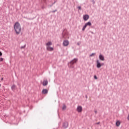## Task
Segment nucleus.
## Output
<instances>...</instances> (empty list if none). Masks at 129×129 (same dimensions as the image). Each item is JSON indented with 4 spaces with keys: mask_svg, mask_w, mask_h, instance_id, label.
Listing matches in <instances>:
<instances>
[{
    "mask_svg": "<svg viewBox=\"0 0 129 129\" xmlns=\"http://www.w3.org/2000/svg\"><path fill=\"white\" fill-rule=\"evenodd\" d=\"M14 30L17 35H19L21 33L22 28L21 27V24L19 22H17L14 24Z\"/></svg>",
    "mask_w": 129,
    "mask_h": 129,
    "instance_id": "f257e3e1",
    "label": "nucleus"
},
{
    "mask_svg": "<svg viewBox=\"0 0 129 129\" xmlns=\"http://www.w3.org/2000/svg\"><path fill=\"white\" fill-rule=\"evenodd\" d=\"M77 61H78V58H75L73 60H72L69 63V64H70V66H69L70 68H74V67L73 66V65H74V64H75L76 63H77Z\"/></svg>",
    "mask_w": 129,
    "mask_h": 129,
    "instance_id": "f03ea898",
    "label": "nucleus"
},
{
    "mask_svg": "<svg viewBox=\"0 0 129 129\" xmlns=\"http://www.w3.org/2000/svg\"><path fill=\"white\" fill-rule=\"evenodd\" d=\"M69 124L68 122L66 121L62 123V127H63L64 129L67 128L68 127Z\"/></svg>",
    "mask_w": 129,
    "mask_h": 129,
    "instance_id": "7ed1b4c3",
    "label": "nucleus"
},
{
    "mask_svg": "<svg viewBox=\"0 0 129 129\" xmlns=\"http://www.w3.org/2000/svg\"><path fill=\"white\" fill-rule=\"evenodd\" d=\"M63 45L64 47H67L69 45V41L67 40L63 41Z\"/></svg>",
    "mask_w": 129,
    "mask_h": 129,
    "instance_id": "20e7f679",
    "label": "nucleus"
},
{
    "mask_svg": "<svg viewBox=\"0 0 129 129\" xmlns=\"http://www.w3.org/2000/svg\"><path fill=\"white\" fill-rule=\"evenodd\" d=\"M46 50L49 51V52H52V51H54V48L51 47L50 46H47L46 47Z\"/></svg>",
    "mask_w": 129,
    "mask_h": 129,
    "instance_id": "39448f33",
    "label": "nucleus"
},
{
    "mask_svg": "<svg viewBox=\"0 0 129 129\" xmlns=\"http://www.w3.org/2000/svg\"><path fill=\"white\" fill-rule=\"evenodd\" d=\"M89 19V15H85L83 16V20L84 21H87Z\"/></svg>",
    "mask_w": 129,
    "mask_h": 129,
    "instance_id": "423d86ee",
    "label": "nucleus"
},
{
    "mask_svg": "<svg viewBox=\"0 0 129 129\" xmlns=\"http://www.w3.org/2000/svg\"><path fill=\"white\" fill-rule=\"evenodd\" d=\"M96 62H97V68H100V67H101V63H100V62H99V60L97 59L96 60Z\"/></svg>",
    "mask_w": 129,
    "mask_h": 129,
    "instance_id": "0eeeda50",
    "label": "nucleus"
},
{
    "mask_svg": "<svg viewBox=\"0 0 129 129\" xmlns=\"http://www.w3.org/2000/svg\"><path fill=\"white\" fill-rule=\"evenodd\" d=\"M77 110L78 112H81L82 111V107L81 106H78Z\"/></svg>",
    "mask_w": 129,
    "mask_h": 129,
    "instance_id": "6e6552de",
    "label": "nucleus"
},
{
    "mask_svg": "<svg viewBox=\"0 0 129 129\" xmlns=\"http://www.w3.org/2000/svg\"><path fill=\"white\" fill-rule=\"evenodd\" d=\"M99 58L101 61H104V56L102 54H100Z\"/></svg>",
    "mask_w": 129,
    "mask_h": 129,
    "instance_id": "1a4fd4ad",
    "label": "nucleus"
},
{
    "mask_svg": "<svg viewBox=\"0 0 129 129\" xmlns=\"http://www.w3.org/2000/svg\"><path fill=\"white\" fill-rule=\"evenodd\" d=\"M42 94H47L48 93V90L47 89H44L42 91Z\"/></svg>",
    "mask_w": 129,
    "mask_h": 129,
    "instance_id": "9d476101",
    "label": "nucleus"
},
{
    "mask_svg": "<svg viewBox=\"0 0 129 129\" xmlns=\"http://www.w3.org/2000/svg\"><path fill=\"white\" fill-rule=\"evenodd\" d=\"M11 89L12 90H13V91H15V90L17 89V86H16V85H12V86L11 87Z\"/></svg>",
    "mask_w": 129,
    "mask_h": 129,
    "instance_id": "9b49d317",
    "label": "nucleus"
},
{
    "mask_svg": "<svg viewBox=\"0 0 129 129\" xmlns=\"http://www.w3.org/2000/svg\"><path fill=\"white\" fill-rule=\"evenodd\" d=\"M42 84H43V86H46L48 85V81H47V80L43 81Z\"/></svg>",
    "mask_w": 129,
    "mask_h": 129,
    "instance_id": "f8f14e48",
    "label": "nucleus"
},
{
    "mask_svg": "<svg viewBox=\"0 0 129 129\" xmlns=\"http://www.w3.org/2000/svg\"><path fill=\"white\" fill-rule=\"evenodd\" d=\"M51 45H52V42L51 41L48 42L46 44V46H47V47H50V46H51Z\"/></svg>",
    "mask_w": 129,
    "mask_h": 129,
    "instance_id": "ddd939ff",
    "label": "nucleus"
},
{
    "mask_svg": "<svg viewBox=\"0 0 129 129\" xmlns=\"http://www.w3.org/2000/svg\"><path fill=\"white\" fill-rule=\"evenodd\" d=\"M116 126H119V125H120V121H117L116 122Z\"/></svg>",
    "mask_w": 129,
    "mask_h": 129,
    "instance_id": "4468645a",
    "label": "nucleus"
},
{
    "mask_svg": "<svg viewBox=\"0 0 129 129\" xmlns=\"http://www.w3.org/2000/svg\"><path fill=\"white\" fill-rule=\"evenodd\" d=\"M87 27V26H91V22H88L87 23H86L85 24Z\"/></svg>",
    "mask_w": 129,
    "mask_h": 129,
    "instance_id": "2eb2a0df",
    "label": "nucleus"
},
{
    "mask_svg": "<svg viewBox=\"0 0 129 129\" xmlns=\"http://www.w3.org/2000/svg\"><path fill=\"white\" fill-rule=\"evenodd\" d=\"M86 27L87 26L85 24V25L83 26L82 28V31H85V29H86Z\"/></svg>",
    "mask_w": 129,
    "mask_h": 129,
    "instance_id": "dca6fc26",
    "label": "nucleus"
},
{
    "mask_svg": "<svg viewBox=\"0 0 129 129\" xmlns=\"http://www.w3.org/2000/svg\"><path fill=\"white\" fill-rule=\"evenodd\" d=\"M95 53H92L91 54L89 55V57H92V56L95 55Z\"/></svg>",
    "mask_w": 129,
    "mask_h": 129,
    "instance_id": "f3484780",
    "label": "nucleus"
},
{
    "mask_svg": "<svg viewBox=\"0 0 129 129\" xmlns=\"http://www.w3.org/2000/svg\"><path fill=\"white\" fill-rule=\"evenodd\" d=\"M62 109L63 110L66 109V105H63L62 106Z\"/></svg>",
    "mask_w": 129,
    "mask_h": 129,
    "instance_id": "a211bd4d",
    "label": "nucleus"
},
{
    "mask_svg": "<svg viewBox=\"0 0 129 129\" xmlns=\"http://www.w3.org/2000/svg\"><path fill=\"white\" fill-rule=\"evenodd\" d=\"M24 48H26V44L21 47V49H24Z\"/></svg>",
    "mask_w": 129,
    "mask_h": 129,
    "instance_id": "6ab92c4d",
    "label": "nucleus"
},
{
    "mask_svg": "<svg viewBox=\"0 0 129 129\" xmlns=\"http://www.w3.org/2000/svg\"><path fill=\"white\" fill-rule=\"evenodd\" d=\"M78 9L80 10L81 11L82 9H81V6H79L78 7Z\"/></svg>",
    "mask_w": 129,
    "mask_h": 129,
    "instance_id": "aec40b11",
    "label": "nucleus"
},
{
    "mask_svg": "<svg viewBox=\"0 0 129 129\" xmlns=\"http://www.w3.org/2000/svg\"><path fill=\"white\" fill-rule=\"evenodd\" d=\"M4 61V58L3 57L0 58V62H3Z\"/></svg>",
    "mask_w": 129,
    "mask_h": 129,
    "instance_id": "412c9836",
    "label": "nucleus"
},
{
    "mask_svg": "<svg viewBox=\"0 0 129 129\" xmlns=\"http://www.w3.org/2000/svg\"><path fill=\"white\" fill-rule=\"evenodd\" d=\"M92 3H93V5H95V1H94V0H92Z\"/></svg>",
    "mask_w": 129,
    "mask_h": 129,
    "instance_id": "4be33fe9",
    "label": "nucleus"
},
{
    "mask_svg": "<svg viewBox=\"0 0 129 129\" xmlns=\"http://www.w3.org/2000/svg\"><path fill=\"white\" fill-rule=\"evenodd\" d=\"M94 79H98L97 77L95 75L94 76Z\"/></svg>",
    "mask_w": 129,
    "mask_h": 129,
    "instance_id": "5701e85b",
    "label": "nucleus"
},
{
    "mask_svg": "<svg viewBox=\"0 0 129 129\" xmlns=\"http://www.w3.org/2000/svg\"><path fill=\"white\" fill-rule=\"evenodd\" d=\"M48 7L49 8H51V7H53V4L51 5H48Z\"/></svg>",
    "mask_w": 129,
    "mask_h": 129,
    "instance_id": "b1692460",
    "label": "nucleus"
},
{
    "mask_svg": "<svg viewBox=\"0 0 129 129\" xmlns=\"http://www.w3.org/2000/svg\"><path fill=\"white\" fill-rule=\"evenodd\" d=\"M55 12H57V9L55 10L54 11H51V13H55Z\"/></svg>",
    "mask_w": 129,
    "mask_h": 129,
    "instance_id": "393cba45",
    "label": "nucleus"
},
{
    "mask_svg": "<svg viewBox=\"0 0 129 129\" xmlns=\"http://www.w3.org/2000/svg\"><path fill=\"white\" fill-rule=\"evenodd\" d=\"M100 123V122H98L97 123H95V124H99Z\"/></svg>",
    "mask_w": 129,
    "mask_h": 129,
    "instance_id": "a878e982",
    "label": "nucleus"
},
{
    "mask_svg": "<svg viewBox=\"0 0 129 129\" xmlns=\"http://www.w3.org/2000/svg\"><path fill=\"white\" fill-rule=\"evenodd\" d=\"M0 56H3V53H2L1 51H0Z\"/></svg>",
    "mask_w": 129,
    "mask_h": 129,
    "instance_id": "bb28decb",
    "label": "nucleus"
},
{
    "mask_svg": "<svg viewBox=\"0 0 129 129\" xmlns=\"http://www.w3.org/2000/svg\"><path fill=\"white\" fill-rule=\"evenodd\" d=\"M55 4H56V1H54V2L53 3H52V4L53 5H55Z\"/></svg>",
    "mask_w": 129,
    "mask_h": 129,
    "instance_id": "cd10ccee",
    "label": "nucleus"
},
{
    "mask_svg": "<svg viewBox=\"0 0 129 129\" xmlns=\"http://www.w3.org/2000/svg\"><path fill=\"white\" fill-rule=\"evenodd\" d=\"M101 66H103V65H104V63H101Z\"/></svg>",
    "mask_w": 129,
    "mask_h": 129,
    "instance_id": "c85d7f7f",
    "label": "nucleus"
},
{
    "mask_svg": "<svg viewBox=\"0 0 129 129\" xmlns=\"http://www.w3.org/2000/svg\"><path fill=\"white\" fill-rule=\"evenodd\" d=\"M127 119L128 120H129V114L128 115V116H127Z\"/></svg>",
    "mask_w": 129,
    "mask_h": 129,
    "instance_id": "c756f323",
    "label": "nucleus"
},
{
    "mask_svg": "<svg viewBox=\"0 0 129 129\" xmlns=\"http://www.w3.org/2000/svg\"><path fill=\"white\" fill-rule=\"evenodd\" d=\"M42 9H45V7L44 6H42Z\"/></svg>",
    "mask_w": 129,
    "mask_h": 129,
    "instance_id": "7c9ffc66",
    "label": "nucleus"
},
{
    "mask_svg": "<svg viewBox=\"0 0 129 129\" xmlns=\"http://www.w3.org/2000/svg\"><path fill=\"white\" fill-rule=\"evenodd\" d=\"M95 113H97V111H95Z\"/></svg>",
    "mask_w": 129,
    "mask_h": 129,
    "instance_id": "2f4dec72",
    "label": "nucleus"
},
{
    "mask_svg": "<svg viewBox=\"0 0 129 129\" xmlns=\"http://www.w3.org/2000/svg\"><path fill=\"white\" fill-rule=\"evenodd\" d=\"M1 80H4V78H2V79H1Z\"/></svg>",
    "mask_w": 129,
    "mask_h": 129,
    "instance_id": "473e14b6",
    "label": "nucleus"
},
{
    "mask_svg": "<svg viewBox=\"0 0 129 129\" xmlns=\"http://www.w3.org/2000/svg\"><path fill=\"white\" fill-rule=\"evenodd\" d=\"M77 45H78V46H79V45H80L79 43H77Z\"/></svg>",
    "mask_w": 129,
    "mask_h": 129,
    "instance_id": "72a5a7b5",
    "label": "nucleus"
},
{
    "mask_svg": "<svg viewBox=\"0 0 129 129\" xmlns=\"http://www.w3.org/2000/svg\"><path fill=\"white\" fill-rule=\"evenodd\" d=\"M91 33H92V34H93V32H91Z\"/></svg>",
    "mask_w": 129,
    "mask_h": 129,
    "instance_id": "f704fd0d",
    "label": "nucleus"
},
{
    "mask_svg": "<svg viewBox=\"0 0 129 129\" xmlns=\"http://www.w3.org/2000/svg\"><path fill=\"white\" fill-rule=\"evenodd\" d=\"M86 98H87V96H86Z\"/></svg>",
    "mask_w": 129,
    "mask_h": 129,
    "instance_id": "c9c22d12",
    "label": "nucleus"
}]
</instances>
